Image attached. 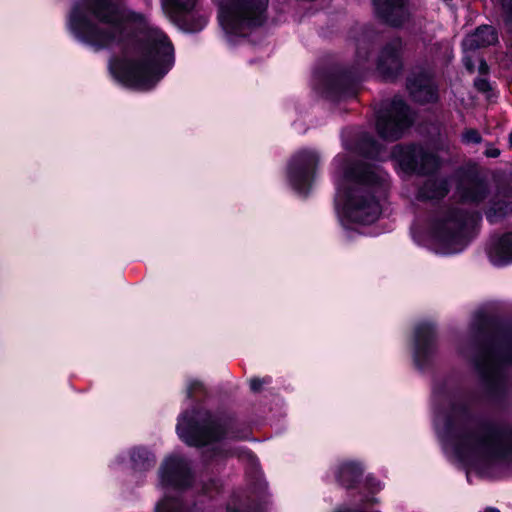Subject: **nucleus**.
I'll list each match as a JSON object with an SVG mask.
<instances>
[{
	"label": "nucleus",
	"mask_w": 512,
	"mask_h": 512,
	"mask_svg": "<svg viewBox=\"0 0 512 512\" xmlns=\"http://www.w3.org/2000/svg\"><path fill=\"white\" fill-rule=\"evenodd\" d=\"M486 254L494 266L512 263V232L495 234L486 244Z\"/></svg>",
	"instance_id": "aec40b11"
},
{
	"label": "nucleus",
	"mask_w": 512,
	"mask_h": 512,
	"mask_svg": "<svg viewBox=\"0 0 512 512\" xmlns=\"http://www.w3.org/2000/svg\"><path fill=\"white\" fill-rule=\"evenodd\" d=\"M457 354L471 362L483 382L493 391L506 388L504 369L512 366V325L483 312L472 316L467 332L455 343Z\"/></svg>",
	"instance_id": "20e7f679"
},
{
	"label": "nucleus",
	"mask_w": 512,
	"mask_h": 512,
	"mask_svg": "<svg viewBox=\"0 0 512 512\" xmlns=\"http://www.w3.org/2000/svg\"><path fill=\"white\" fill-rule=\"evenodd\" d=\"M377 15L391 26H401L410 17L407 0H374Z\"/></svg>",
	"instance_id": "6ab92c4d"
},
{
	"label": "nucleus",
	"mask_w": 512,
	"mask_h": 512,
	"mask_svg": "<svg viewBox=\"0 0 512 512\" xmlns=\"http://www.w3.org/2000/svg\"><path fill=\"white\" fill-rule=\"evenodd\" d=\"M66 25L77 42L96 51L123 45L122 56L109 62V70L126 87L152 89L175 64L169 37L145 15L120 9L113 0H75Z\"/></svg>",
	"instance_id": "f257e3e1"
},
{
	"label": "nucleus",
	"mask_w": 512,
	"mask_h": 512,
	"mask_svg": "<svg viewBox=\"0 0 512 512\" xmlns=\"http://www.w3.org/2000/svg\"><path fill=\"white\" fill-rule=\"evenodd\" d=\"M437 353L436 325L431 321L418 323L413 331L412 359L419 371L429 368Z\"/></svg>",
	"instance_id": "ddd939ff"
},
{
	"label": "nucleus",
	"mask_w": 512,
	"mask_h": 512,
	"mask_svg": "<svg viewBox=\"0 0 512 512\" xmlns=\"http://www.w3.org/2000/svg\"><path fill=\"white\" fill-rule=\"evenodd\" d=\"M457 191L462 202L476 206L482 203L489 194L487 183L474 175L462 180Z\"/></svg>",
	"instance_id": "412c9836"
},
{
	"label": "nucleus",
	"mask_w": 512,
	"mask_h": 512,
	"mask_svg": "<svg viewBox=\"0 0 512 512\" xmlns=\"http://www.w3.org/2000/svg\"><path fill=\"white\" fill-rule=\"evenodd\" d=\"M434 429L447 457L481 478L499 477L512 461V426L480 419L472 399L452 376L437 379L432 388Z\"/></svg>",
	"instance_id": "f03ea898"
},
{
	"label": "nucleus",
	"mask_w": 512,
	"mask_h": 512,
	"mask_svg": "<svg viewBox=\"0 0 512 512\" xmlns=\"http://www.w3.org/2000/svg\"><path fill=\"white\" fill-rule=\"evenodd\" d=\"M501 6L506 22L512 21V0H501Z\"/></svg>",
	"instance_id": "7c9ffc66"
},
{
	"label": "nucleus",
	"mask_w": 512,
	"mask_h": 512,
	"mask_svg": "<svg viewBox=\"0 0 512 512\" xmlns=\"http://www.w3.org/2000/svg\"><path fill=\"white\" fill-rule=\"evenodd\" d=\"M204 392V384L197 378H189L186 381V394L192 398L197 393Z\"/></svg>",
	"instance_id": "bb28decb"
},
{
	"label": "nucleus",
	"mask_w": 512,
	"mask_h": 512,
	"mask_svg": "<svg viewBox=\"0 0 512 512\" xmlns=\"http://www.w3.org/2000/svg\"><path fill=\"white\" fill-rule=\"evenodd\" d=\"M227 512H259L256 508L246 507L241 503H232L227 507Z\"/></svg>",
	"instance_id": "c85d7f7f"
},
{
	"label": "nucleus",
	"mask_w": 512,
	"mask_h": 512,
	"mask_svg": "<svg viewBox=\"0 0 512 512\" xmlns=\"http://www.w3.org/2000/svg\"><path fill=\"white\" fill-rule=\"evenodd\" d=\"M375 501H376V499L374 497L367 498V500H366V502H368V503H373Z\"/></svg>",
	"instance_id": "e433bc0d"
},
{
	"label": "nucleus",
	"mask_w": 512,
	"mask_h": 512,
	"mask_svg": "<svg viewBox=\"0 0 512 512\" xmlns=\"http://www.w3.org/2000/svg\"><path fill=\"white\" fill-rule=\"evenodd\" d=\"M270 379L252 378L249 381L250 389L253 392H259L265 384H268Z\"/></svg>",
	"instance_id": "c756f323"
},
{
	"label": "nucleus",
	"mask_w": 512,
	"mask_h": 512,
	"mask_svg": "<svg viewBox=\"0 0 512 512\" xmlns=\"http://www.w3.org/2000/svg\"><path fill=\"white\" fill-rule=\"evenodd\" d=\"M489 70V67L487 65V63L484 61V60H481L480 61V64H479V72L481 74H486Z\"/></svg>",
	"instance_id": "f704fd0d"
},
{
	"label": "nucleus",
	"mask_w": 512,
	"mask_h": 512,
	"mask_svg": "<svg viewBox=\"0 0 512 512\" xmlns=\"http://www.w3.org/2000/svg\"><path fill=\"white\" fill-rule=\"evenodd\" d=\"M154 512H203L197 507L188 509L178 497L165 493L163 499L156 503Z\"/></svg>",
	"instance_id": "b1692460"
},
{
	"label": "nucleus",
	"mask_w": 512,
	"mask_h": 512,
	"mask_svg": "<svg viewBox=\"0 0 512 512\" xmlns=\"http://www.w3.org/2000/svg\"><path fill=\"white\" fill-rule=\"evenodd\" d=\"M371 47L372 45L370 40H366L364 38L357 40L355 58L357 71L329 78L325 89L322 91L326 97L336 100L356 95V84L362 72L367 68Z\"/></svg>",
	"instance_id": "9d476101"
},
{
	"label": "nucleus",
	"mask_w": 512,
	"mask_h": 512,
	"mask_svg": "<svg viewBox=\"0 0 512 512\" xmlns=\"http://www.w3.org/2000/svg\"><path fill=\"white\" fill-rule=\"evenodd\" d=\"M321 155L314 148H301L296 150L288 159L285 171V184L297 195L305 197L313 189Z\"/></svg>",
	"instance_id": "6e6552de"
},
{
	"label": "nucleus",
	"mask_w": 512,
	"mask_h": 512,
	"mask_svg": "<svg viewBox=\"0 0 512 512\" xmlns=\"http://www.w3.org/2000/svg\"><path fill=\"white\" fill-rule=\"evenodd\" d=\"M485 155L490 158H496L500 155V150L490 145L485 150Z\"/></svg>",
	"instance_id": "72a5a7b5"
},
{
	"label": "nucleus",
	"mask_w": 512,
	"mask_h": 512,
	"mask_svg": "<svg viewBox=\"0 0 512 512\" xmlns=\"http://www.w3.org/2000/svg\"><path fill=\"white\" fill-rule=\"evenodd\" d=\"M509 142H510V145H511V147H512V132H511V133H510V135H509Z\"/></svg>",
	"instance_id": "58836bf2"
},
{
	"label": "nucleus",
	"mask_w": 512,
	"mask_h": 512,
	"mask_svg": "<svg viewBox=\"0 0 512 512\" xmlns=\"http://www.w3.org/2000/svg\"><path fill=\"white\" fill-rule=\"evenodd\" d=\"M158 474L159 485L162 488L185 489L193 481L189 461L178 454L166 457L159 468Z\"/></svg>",
	"instance_id": "2eb2a0df"
},
{
	"label": "nucleus",
	"mask_w": 512,
	"mask_h": 512,
	"mask_svg": "<svg viewBox=\"0 0 512 512\" xmlns=\"http://www.w3.org/2000/svg\"><path fill=\"white\" fill-rule=\"evenodd\" d=\"M497 41L498 34L495 28L489 25H482L464 38L462 47L464 52H472L493 45Z\"/></svg>",
	"instance_id": "5701e85b"
},
{
	"label": "nucleus",
	"mask_w": 512,
	"mask_h": 512,
	"mask_svg": "<svg viewBox=\"0 0 512 512\" xmlns=\"http://www.w3.org/2000/svg\"><path fill=\"white\" fill-rule=\"evenodd\" d=\"M461 141L465 145L480 144L482 142V137L476 129L468 128L461 134Z\"/></svg>",
	"instance_id": "a878e982"
},
{
	"label": "nucleus",
	"mask_w": 512,
	"mask_h": 512,
	"mask_svg": "<svg viewBox=\"0 0 512 512\" xmlns=\"http://www.w3.org/2000/svg\"><path fill=\"white\" fill-rule=\"evenodd\" d=\"M512 212V204L506 201H490V206L486 211V218L490 223H497L506 215Z\"/></svg>",
	"instance_id": "393cba45"
},
{
	"label": "nucleus",
	"mask_w": 512,
	"mask_h": 512,
	"mask_svg": "<svg viewBox=\"0 0 512 512\" xmlns=\"http://www.w3.org/2000/svg\"><path fill=\"white\" fill-rule=\"evenodd\" d=\"M365 465L358 459H343L335 463L330 472L334 480L345 489H352L362 479Z\"/></svg>",
	"instance_id": "f3484780"
},
{
	"label": "nucleus",
	"mask_w": 512,
	"mask_h": 512,
	"mask_svg": "<svg viewBox=\"0 0 512 512\" xmlns=\"http://www.w3.org/2000/svg\"><path fill=\"white\" fill-rule=\"evenodd\" d=\"M403 43L394 38L380 50L376 60V71L385 80L396 78L402 71Z\"/></svg>",
	"instance_id": "dca6fc26"
},
{
	"label": "nucleus",
	"mask_w": 512,
	"mask_h": 512,
	"mask_svg": "<svg viewBox=\"0 0 512 512\" xmlns=\"http://www.w3.org/2000/svg\"><path fill=\"white\" fill-rule=\"evenodd\" d=\"M467 53L468 52H465V55L463 57V64L468 71L473 72L474 71V63H473L472 58Z\"/></svg>",
	"instance_id": "473e14b6"
},
{
	"label": "nucleus",
	"mask_w": 512,
	"mask_h": 512,
	"mask_svg": "<svg viewBox=\"0 0 512 512\" xmlns=\"http://www.w3.org/2000/svg\"><path fill=\"white\" fill-rule=\"evenodd\" d=\"M267 4L268 0H221L218 20L227 41L233 44L262 25Z\"/></svg>",
	"instance_id": "0eeeda50"
},
{
	"label": "nucleus",
	"mask_w": 512,
	"mask_h": 512,
	"mask_svg": "<svg viewBox=\"0 0 512 512\" xmlns=\"http://www.w3.org/2000/svg\"><path fill=\"white\" fill-rule=\"evenodd\" d=\"M176 431L179 438L187 445L207 447L204 451V458L207 461L230 456L253 457L247 449L230 447L224 442L247 437L246 430L241 427L237 419L228 414L193 408L180 414Z\"/></svg>",
	"instance_id": "39448f33"
},
{
	"label": "nucleus",
	"mask_w": 512,
	"mask_h": 512,
	"mask_svg": "<svg viewBox=\"0 0 512 512\" xmlns=\"http://www.w3.org/2000/svg\"><path fill=\"white\" fill-rule=\"evenodd\" d=\"M203 490H204V492H205L206 494H210V493H211V488H210L208 485H205V486L203 487Z\"/></svg>",
	"instance_id": "c9c22d12"
},
{
	"label": "nucleus",
	"mask_w": 512,
	"mask_h": 512,
	"mask_svg": "<svg viewBox=\"0 0 512 512\" xmlns=\"http://www.w3.org/2000/svg\"><path fill=\"white\" fill-rule=\"evenodd\" d=\"M400 169L405 173L426 174L434 171L438 158L417 144L396 145L391 153Z\"/></svg>",
	"instance_id": "f8f14e48"
},
{
	"label": "nucleus",
	"mask_w": 512,
	"mask_h": 512,
	"mask_svg": "<svg viewBox=\"0 0 512 512\" xmlns=\"http://www.w3.org/2000/svg\"><path fill=\"white\" fill-rule=\"evenodd\" d=\"M212 485L216 490H218V483L216 481H213Z\"/></svg>",
	"instance_id": "4c0bfd02"
},
{
	"label": "nucleus",
	"mask_w": 512,
	"mask_h": 512,
	"mask_svg": "<svg viewBox=\"0 0 512 512\" xmlns=\"http://www.w3.org/2000/svg\"><path fill=\"white\" fill-rule=\"evenodd\" d=\"M407 89L411 97L420 103L434 102L438 98L433 78L426 71L411 74L407 79Z\"/></svg>",
	"instance_id": "a211bd4d"
},
{
	"label": "nucleus",
	"mask_w": 512,
	"mask_h": 512,
	"mask_svg": "<svg viewBox=\"0 0 512 512\" xmlns=\"http://www.w3.org/2000/svg\"><path fill=\"white\" fill-rule=\"evenodd\" d=\"M478 211L458 207L438 210L427 219L418 218L411 227L413 241L437 254L462 252L477 234L481 221Z\"/></svg>",
	"instance_id": "423d86ee"
},
{
	"label": "nucleus",
	"mask_w": 512,
	"mask_h": 512,
	"mask_svg": "<svg viewBox=\"0 0 512 512\" xmlns=\"http://www.w3.org/2000/svg\"><path fill=\"white\" fill-rule=\"evenodd\" d=\"M171 20L184 32L198 33L208 23V14L196 9L197 0H162Z\"/></svg>",
	"instance_id": "4468645a"
},
{
	"label": "nucleus",
	"mask_w": 512,
	"mask_h": 512,
	"mask_svg": "<svg viewBox=\"0 0 512 512\" xmlns=\"http://www.w3.org/2000/svg\"><path fill=\"white\" fill-rule=\"evenodd\" d=\"M475 86L479 91L486 92L490 89L488 80L484 78H478L475 80Z\"/></svg>",
	"instance_id": "2f4dec72"
},
{
	"label": "nucleus",
	"mask_w": 512,
	"mask_h": 512,
	"mask_svg": "<svg viewBox=\"0 0 512 512\" xmlns=\"http://www.w3.org/2000/svg\"><path fill=\"white\" fill-rule=\"evenodd\" d=\"M345 150L331 163L335 185V210L346 230L375 223L382 214V199L389 188V175L378 165L355 160L351 154L383 160V145L358 129L342 132Z\"/></svg>",
	"instance_id": "7ed1b4c3"
},
{
	"label": "nucleus",
	"mask_w": 512,
	"mask_h": 512,
	"mask_svg": "<svg viewBox=\"0 0 512 512\" xmlns=\"http://www.w3.org/2000/svg\"><path fill=\"white\" fill-rule=\"evenodd\" d=\"M365 487L369 492L375 494L384 488V483L380 479L372 475H368L365 479Z\"/></svg>",
	"instance_id": "cd10ccee"
},
{
	"label": "nucleus",
	"mask_w": 512,
	"mask_h": 512,
	"mask_svg": "<svg viewBox=\"0 0 512 512\" xmlns=\"http://www.w3.org/2000/svg\"><path fill=\"white\" fill-rule=\"evenodd\" d=\"M156 457L148 448L135 446L118 453L109 464L115 473L129 471L130 481L135 485L145 482L146 474L154 468Z\"/></svg>",
	"instance_id": "9b49d317"
},
{
	"label": "nucleus",
	"mask_w": 512,
	"mask_h": 512,
	"mask_svg": "<svg viewBox=\"0 0 512 512\" xmlns=\"http://www.w3.org/2000/svg\"><path fill=\"white\" fill-rule=\"evenodd\" d=\"M413 121L412 111L399 96L383 101L376 111L377 133L387 141L400 139L411 127Z\"/></svg>",
	"instance_id": "1a4fd4ad"
},
{
	"label": "nucleus",
	"mask_w": 512,
	"mask_h": 512,
	"mask_svg": "<svg viewBox=\"0 0 512 512\" xmlns=\"http://www.w3.org/2000/svg\"><path fill=\"white\" fill-rule=\"evenodd\" d=\"M450 188L449 177L432 176L419 186L416 198L421 201L441 200L449 193Z\"/></svg>",
	"instance_id": "4be33fe9"
}]
</instances>
